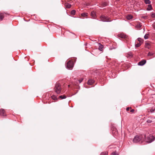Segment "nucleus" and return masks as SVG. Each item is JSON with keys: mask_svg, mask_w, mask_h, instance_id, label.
I'll use <instances>...</instances> for the list:
<instances>
[{"mask_svg": "<svg viewBox=\"0 0 155 155\" xmlns=\"http://www.w3.org/2000/svg\"><path fill=\"white\" fill-rule=\"evenodd\" d=\"M143 136L144 139L143 141L147 143H151L155 140V137L152 134H150L147 137L146 134H144Z\"/></svg>", "mask_w": 155, "mask_h": 155, "instance_id": "nucleus-1", "label": "nucleus"}, {"mask_svg": "<svg viewBox=\"0 0 155 155\" xmlns=\"http://www.w3.org/2000/svg\"><path fill=\"white\" fill-rule=\"evenodd\" d=\"M144 139L143 135H136L135 136L133 139V141L135 143H140L143 141Z\"/></svg>", "mask_w": 155, "mask_h": 155, "instance_id": "nucleus-2", "label": "nucleus"}, {"mask_svg": "<svg viewBox=\"0 0 155 155\" xmlns=\"http://www.w3.org/2000/svg\"><path fill=\"white\" fill-rule=\"evenodd\" d=\"M54 90L57 94H60L61 90V87L60 84L58 82H57L54 87Z\"/></svg>", "mask_w": 155, "mask_h": 155, "instance_id": "nucleus-3", "label": "nucleus"}, {"mask_svg": "<svg viewBox=\"0 0 155 155\" xmlns=\"http://www.w3.org/2000/svg\"><path fill=\"white\" fill-rule=\"evenodd\" d=\"M100 21L104 22H110L111 21L110 20L109 17L106 16L104 15H102L100 17Z\"/></svg>", "mask_w": 155, "mask_h": 155, "instance_id": "nucleus-4", "label": "nucleus"}, {"mask_svg": "<svg viewBox=\"0 0 155 155\" xmlns=\"http://www.w3.org/2000/svg\"><path fill=\"white\" fill-rule=\"evenodd\" d=\"M74 66V63L72 61H69L67 63L66 67L68 69H71Z\"/></svg>", "mask_w": 155, "mask_h": 155, "instance_id": "nucleus-5", "label": "nucleus"}, {"mask_svg": "<svg viewBox=\"0 0 155 155\" xmlns=\"http://www.w3.org/2000/svg\"><path fill=\"white\" fill-rule=\"evenodd\" d=\"M118 37L119 38H124V39H127L128 38V36H127L125 34L121 33L118 35Z\"/></svg>", "mask_w": 155, "mask_h": 155, "instance_id": "nucleus-6", "label": "nucleus"}, {"mask_svg": "<svg viewBox=\"0 0 155 155\" xmlns=\"http://www.w3.org/2000/svg\"><path fill=\"white\" fill-rule=\"evenodd\" d=\"M146 61L145 60H142L138 63V65L140 66H143L146 63Z\"/></svg>", "mask_w": 155, "mask_h": 155, "instance_id": "nucleus-7", "label": "nucleus"}, {"mask_svg": "<svg viewBox=\"0 0 155 155\" xmlns=\"http://www.w3.org/2000/svg\"><path fill=\"white\" fill-rule=\"evenodd\" d=\"M0 115L3 117L6 116L5 110L3 109H0Z\"/></svg>", "mask_w": 155, "mask_h": 155, "instance_id": "nucleus-8", "label": "nucleus"}, {"mask_svg": "<svg viewBox=\"0 0 155 155\" xmlns=\"http://www.w3.org/2000/svg\"><path fill=\"white\" fill-rule=\"evenodd\" d=\"M108 5V3L106 2H102L101 5V7H104L107 6Z\"/></svg>", "mask_w": 155, "mask_h": 155, "instance_id": "nucleus-9", "label": "nucleus"}, {"mask_svg": "<svg viewBox=\"0 0 155 155\" xmlns=\"http://www.w3.org/2000/svg\"><path fill=\"white\" fill-rule=\"evenodd\" d=\"M94 81L92 79H89L87 82L88 84L89 85H92L94 83Z\"/></svg>", "mask_w": 155, "mask_h": 155, "instance_id": "nucleus-10", "label": "nucleus"}, {"mask_svg": "<svg viewBox=\"0 0 155 155\" xmlns=\"http://www.w3.org/2000/svg\"><path fill=\"white\" fill-rule=\"evenodd\" d=\"M5 14L0 12V21H2L4 17Z\"/></svg>", "mask_w": 155, "mask_h": 155, "instance_id": "nucleus-11", "label": "nucleus"}, {"mask_svg": "<svg viewBox=\"0 0 155 155\" xmlns=\"http://www.w3.org/2000/svg\"><path fill=\"white\" fill-rule=\"evenodd\" d=\"M83 79L82 78H80L79 80H76V84H75V85H76L77 84H78V83L80 84L83 81Z\"/></svg>", "mask_w": 155, "mask_h": 155, "instance_id": "nucleus-12", "label": "nucleus"}, {"mask_svg": "<svg viewBox=\"0 0 155 155\" xmlns=\"http://www.w3.org/2000/svg\"><path fill=\"white\" fill-rule=\"evenodd\" d=\"M96 15L95 13L93 11L91 12V15L93 18H95Z\"/></svg>", "mask_w": 155, "mask_h": 155, "instance_id": "nucleus-13", "label": "nucleus"}, {"mask_svg": "<svg viewBox=\"0 0 155 155\" xmlns=\"http://www.w3.org/2000/svg\"><path fill=\"white\" fill-rule=\"evenodd\" d=\"M152 5L150 4H149L148 5V7L147 8V10L148 11H150L152 9Z\"/></svg>", "mask_w": 155, "mask_h": 155, "instance_id": "nucleus-14", "label": "nucleus"}, {"mask_svg": "<svg viewBox=\"0 0 155 155\" xmlns=\"http://www.w3.org/2000/svg\"><path fill=\"white\" fill-rule=\"evenodd\" d=\"M103 46L100 44L98 47V49L101 51H102L103 48Z\"/></svg>", "mask_w": 155, "mask_h": 155, "instance_id": "nucleus-15", "label": "nucleus"}, {"mask_svg": "<svg viewBox=\"0 0 155 155\" xmlns=\"http://www.w3.org/2000/svg\"><path fill=\"white\" fill-rule=\"evenodd\" d=\"M59 98H61V99H65L66 98V97L65 95H62L60 96L59 97Z\"/></svg>", "mask_w": 155, "mask_h": 155, "instance_id": "nucleus-16", "label": "nucleus"}, {"mask_svg": "<svg viewBox=\"0 0 155 155\" xmlns=\"http://www.w3.org/2000/svg\"><path fill=\"white\" fill-rule=\"evenodd\" d=\"M144 2L146 4H150L151 3V2L150 0H144Z\"/></svg>", "mask_w": 155, "mask_h": 155, "instance_id": "nucleus-17", "label": "nucleus"}, {"mask_svg": "<svg viewBox=\"0 0 155 155\" xmlns=\"http://www.w3.org/2000/svg\"><path fill=\"white\" fill-rule=\"evenodd\" d=\"M127 18L129 20L133 18V16L131 15H128L127 16Z\"/></svg>", "mask_w": 155, "mask_h": 155, "instance_id": "nucleus-18", "label": "nucleus"}, {"mask_svg": "<svg viewBox=\"0 0 155 155\" xmlns=\"http://www.w3.org/2000/svg\"><path fill=\"white\" fill-rule=\"evenodd\" d=\"M71 6V5L69 4V3H67L66 5V7L67 8H70Z\"/></svg>", "mask_w": 155, "mask_h": 155, "instance_id": "nucleus-19", "label": "nucleus"}, {"mask_svg": "<svg viewBox=\"0 0 155 155\" xmlns=\"http://www.w3.org/2000/svg\"><path fill=\"white\" fill-rule=\"evenodd\" d=\"M76 13V11L74 10H73L71 11V14L72 15H75Z\"/></svg>", "mask_w": 155, "mask_h": 155, "instance_id": "nucleus-20", "label": "nucleus"}, {"mask_svg": "<svg viewBox=\"0 0 155 155\" xmlns=\"http://www.w3.org/2000/svg\"><path fill=\"white\" fill-rule=\"evenodd\" d=\"M100 155H108V153L107 152H102L101 153Z\"/></svg>", "mask_w": 155, "mask_h": 155, "instance_id": "nucleus-21", "label": "nucleus"}, {"mask_svg": "<svg viewBox=\"0 0 155 155\" xmlns=\"http://www.w3.org/2000/svg\"><path fill=\"white\" fill-rule=\"evenodd\" d=\"M81 16L83 17H85L87 16V13H83L81 14Z\"/></svg>", "mask_w": 155, "mask_h": 155, "instance_id": "nucleus-22", "label": "nucleus"}, {"mask_svg": "<svg viewBox=\"0 0 155 155\" xmlns=\"http://www.w3.org/2000/svg\"><path fill=\"white\" fill-rule=\"evenodd\" d=\"M154 53L149 52L147 54L148 56H152L154 54Z\"/></svg>", "mask_w": 155, "mask_h": 155, "instance_id": "nucleus-23", "label": "nucleus"}, {"mask_svg": "<svg viewBox=\"0 0 155 155\" xmlns=\"http://www.w3.org/2000/svg\"><path fill=\"white\" fill-rule=\"evenodd\" d=\"M140 45L141 44L140 43H138L135 45V47L136 48H137L140 47Z\"/></svg>", "mask_w": 155, "mask_h": 155, "instance_id": "nucleus-24", "label": "nucleus"}, {"mask_svg": "<svg viewBox=\"0 0 155 155\" xmlns=\"http://www.w3.org/2000/svg\"><path fill=\"white\" fill-rule=\"evenodd\" d=\"M148 34H146L144 36V38L145 39H147L148 38Z\"/></svg>", "mask_w": 155, "mask_h": 155, "instance_id": "nucleus-25", "label": "nucleus"}, {"mask_svg": "<svg viewBox=\"0 0 155 155\" xmlns=\"http://www.w3.org/2000/svg\"><path fill=\"white\" fill-rule=\"evenodd\" d=\"M54 100H56L57 99V97L54 96H52L51 97Z\"/></svg>", "mask_w": 155, "mask_h": 155, "instance_id": "nucleus-26", "label": "nucleus"}, {"mask_svg": "<svg viewBox=\"0 0 155 155\" xmlns=\"http://www.w3.org/2000/svg\"><path fill=\"white\" fill-rule=\"evenodd\" d=\"M147 122L148 123H152L153 121L151 120L148 119L147 120Z\"/></svg>", "mask_w": 155, "mask_h": 155, "instance_id": "nucleus-27", "label": "nucleus"}, {"mask_svg": "<svg viewBox=\"0 0 155 155\" xmlns=\"http://www.w3.org/2000/svg\"><path fill=\"white\" fill-rule=\"evenodd\" d=\"M137 40L140 42H141V41L142 40V39L140 38H137Z\"/></svg>", "mask_w": 155, "mask_h": 155, "instance_id": "nucleus-28", "label": "nucleus"}, {"mask_svg": "<svg viewBox=\"0 0 155 155\" xmlns=\"http://www.w3.org/2000/svg\"><path fill=\"white\" fill-rule=\"evenodd\" d=\"M155 110V109L152 108L150 110V111L151 113H153Z\"/></svg>", "mask_w": 155, "mask_h": 155, "instance_id": "nucleus-29", "label": "nucleus"}, {"mask_svg": "<svg viewBox=\"0 0 155 155\" xmlns=\"http://www.w3.org/2000/svg\"><path fill=\"white\" fill-rule=\"evenodd\" d=\"M151 16L153 18H155V13H153L151 15Z\"/></svg>", "mask_w": 155, "mask_h": 155, "instance_id": "nucleus-30", "label": "nucleus"}, {"mask_svg": "<svg viewBox=\"0 0 155 155\" xmlns=\"http://www.w3.org/2000/svg\"><path fill=\"white\" fill-rule=\"evenodd\" d=\"M111 155H118L115 152H113L111 153Z\"/></svg>", "mask_w": 155, "mask_h": 155, "instance_id": "nucleus-31", "label": "nucleus"}, {"mask_svg": "<svg viewBox=\"0 0 155 155\" xmlns=\"http://www.w3.org/2000/svg\"><path fill=\"white\" fill-rule=\"evenodd\" d=\"M131 107H127L126 108V110L127 111H128L130 109H131Z\"/></svg>", "mask_w": 155, "mask_h": 155, "instance_id": "nucleus-32", "label": "nucleus"}, {"mask_svg": "<svg viewBox=\"0 0 155 155\" xmlns=\"http://www.w3.org/2000/svg\"><path fill=\"white\" fill-rule=\"evenodd\" d=\"M134 111V110L133 109H131L130 110V112H133Z\"/></svg>", "mask_w": 155, "mask_h": 155, "instance_id": "nucleus-33", "label": "nucleus"}, {"mask_svg": "<svg viewBox=\"0 0 155 155\" xmlns=\"http://www.w3.org/2000/svg\"><path fill=\"white\" fill-rule=\"evenodd\" d=\"M147 18V17L146 16H143V18Z\"/></svg>", "mask_w": 155, "mask_h": 155, "instance_id": "nucleus-34", "label": "nucleus"}, {"mask_svg": "<svg viewBox=\"0 0 155 155\" xmlns=\"http://www.w3.org/2000/svg\"><path fill=\"white\" fill-rule=\"evenodd\" d=\"M78 91V90H77L76 91V92L74 94H76Z\"/></svg>", "mask_w": 155, "mask_h": 155, "instance_id": "nucleus-35", "label": "nucleus"}, {"mask_svg": "<svg viewBox=\"0 0 155 155\" xmlns=\"http://www.w3.org/2000/svg\"><path fill=\"white\" fill-rule=\"evenodd\" d=\"M68 87H71V86H70V85H68Z\"/></svg>", "mask_w": 155, "mask_h": 155, "instance_id": "nucleus-36", "label": "nucleus"}, {"mask_svg": "<svg viewBox=\"0 0 155 155\" xmlns=\"http://www.w3.org/2000/svg\"><path fill=\"white\" fill-rule=\"evenodd\" d=\"M130 55V56H132V57L133 56V55H132V54H130V55Z\"/></svg>", "mask_w": 155, "mask_h": 155, "instance_id": "nucleus-37", "label": "nucleus"}]
</instances>
